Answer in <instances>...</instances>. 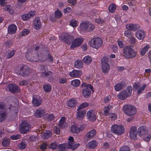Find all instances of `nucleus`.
Wrapping results in <instances>:
<instances>
[{
	"mask_svg": "<svg viewBox=\"0 0 151 151\" xmlns=\"http://www.w3.org/2000/svg\"><path fill=\"white\" fill-rule=\"evenodd\" d=\"M123 111L129 116H132L136 113V109L134 106L131 105H126L123 107Z\"/></svg>",
	"mask_w": 151,
	"mask_h": 151,
	"instance_id": "6",
	"label": "nucleus"
},
{
	"mask_svg": "<svg viewBox=\"0 0 151 151\" xmlns=\"http://www.w3.org/2000/svg\"><path fill=\"white\" fill-rule=\"evenodd\" d=\"M43 88L45 91L46 92H49L51 90V87L49 84H46L43 86Z\"/></svg>",
	"mask_w": 151,
	"mask_h": 151,
	"instance_id": "41",
	"label": "nucleus"
},
{
	"mask_svg": "<svg viewBox=\"0 0 151 151\" xmlns=\"http://www.w3.org/2000/svg\"><path fill=\"white\" fill-rule=\"evenodd\" d=\"M21 17L22 19L25 21L27 20L30 18L29 14H27L22 15Z\"/></svg>",
	"mask_w": 151,
	"mask_h": 151,
	"instance_id": "54",
	"label": "nucleus"
},
{
	"mask_svg": "<svg viewBox=\"0 0 151 151\" xmlns=\"http://www.w3.org/2000/svg\"><path fill=\"white\" fill-rule=\"evenodd\" d=\"M17 28V27L15 24L9 25L8 28V33L10 35L14 34L16 32Z\"/></svg>",
	"mask_w": 151,
	"mask_h": 151,
	"instance_id": "26",
	"label": "nucleus"
},
{
	"mask_svg": "<svg viewBox=\"0 0 151 151\" xmlns=\"http://www.w3.org/2000/svg\"><path fill=\"white\" fill-rule=\"evenodd\" d=\"M15 53V51L14 50H12L10 52L8 53L6 55V58L7 59H9L11 58L14 55Z\"/></svg>",
	"mask_w": 151,
	"mask_h": 151,
	"instance_id": "55",
	"label": "nucleus"
},
{
	"mask_svg": "<svg viewBox=\"0 0 151 151\" xmlns=\"http://www.w3.org/2000/svg\"><path fill=\"white\" fill-rule=\"evenodd\" d=\"M137 128L134 126L132 127L130 129V136L131 139L134 140L137 139Z\"/></svg>",
	"mask_w": 151,
	"mask_h": 151,
	"instance_id": "19",
	"label": "nucleus"
},
{
	"mask_svg": "<svg viewBox=\"0 0 151 151\" xmlns=\"http://www.w3.org/2000/svg\"><path fill=\"white\" fill-rule=\"evenodd\" d=\"M82 74V72L81 70H73L70 72L69 76L73 78H78L81 76Z\"/></svg>",
	"mask_w": 151,
	"mask_h": 151,
	"instance_id": "25",
	"label": "nucleus"
},
{
	"mask_svg": "<svg viewBox=\"0 0 151 151\" xmlns=\"http://www.w3.org/2000/svg\"><path fill=\"white\" fill-rule=\"evenodd\" d=\"M20 138V135L17 134L16 135H14L10 137V138L12 140H17Z\"/></svg>",
	"mask_w": 151,
	"mask_h": 151,
	"instance_id": "62",
	"label": "nucleus"
},
{
	"mask_svg": "<svg viewBox=\"0 0 151 151\" xmlns=\"http://www.w3.org/2000/svg\"><path fill=\"white\" fill-rule=\"evenodd\" d=\"M124 83L120 82L115 85L114 86L115 90L116 91H119L122 89L124 86Z\"/></svg>",
	"mask_w": 151,
	"mask_h": 151,
	"instance_id": "33",
	"label": "nucleus"
},
{
	"mask_svg": "<svg viewBox=\"0 0 151 151\" xmlns=\"http://www.w3.org/2000/svg\"><path fill=\"white\" fill-rule=\"evenodd\" d=\"M145 35L144 31L141 29L138 30L135 34V36L138 39L142 40L144 39Z\"/></svg>",
	"mask_w": 151,
	"mask_h": 151,
	"instance_id": "23",
	"label": "nucleus"
},
{
	"mask_svg": "<svg viewBox=\"0 0 151 151\" xmlns=\"http://www.w3.org/2000/svg\"><path fill=\"white\" fill-rule=\"evenodd\" d=\"M136 42V39L134 37H130L129 42L132 45L134 44Z\"/></svg>",
	"mask_w": 151,
	"mask_h": 151,
	"instance_id": "60",
	"label": "nucleus"
},
{
	"mask_svg": "<svg viewBox=\"0 0 151 151\" xmlns=\"http://www.w3.org/2000/svg\"><path fill=\"white\" fill-rule=\"evenodd\" d=\"M108 59L106 57H104L101 60V63L102 65L108 64L107 63Z\"/></svg>",
	"mask_w": 151,
	"mask_h": 151,
	"instance_id": "52",
	"label": "nucleus"
},
{
	"mask_svg": "<svg viewBox=\"0 0 151 151\" xmlns=\"http://www.w3.org/2000/svg\"><path fill=\"white\" fill-rule=\"evenodd\" d=\"M29 33V31L27 29H24L21 32L22 36H25Z\"/></svg>",
	"mask_w": 151,
	"mask_h": 151,
	"instance_id": "58",
	"label": "nucleus"
},
{
	"mask_svg": "<svg viewBox=\"0 0 151 151\" xmlns=\"http://www.w3.org/2000/svg\"><path fill=\"white\" fill-rule=\"evenodd\" d=\"M46 117L48 120L51 121L54 119V116L53 114H47Z\"/></svg>",
	"mask_w": 151,
	"mask_h": 151,
	"instance_id": "56",
	"label": "nucleus"
},
{
	"mask_svg": "<svg viewBox=\"0 0 151 151\" xmlns=\"http://www.w3.org/2000/svg\"><path fill=\"white\" fill-rule=\"evenodd\" d=\"M54 132L56 134H58L60 133V130L56 126H55L54 128Z\"/></svg>",
	"mask_w": 151,
	"mask_h": 151,
	"instance_id": "63",
	"label": "nucleus"
},
{
	"mask_svg": "<svg viewBox=\"0 0 151 151\" xmlns=\"http://www.w3.org/2000/svg\"><path fill=\"white\" fill-rule=\"evenodd\" d=\"M102 43L101 39L99 37L93 38L90 42V45L92 47L97 48L100 47Z\"/></svg>",
	"mask_w": 151,
	"mask_h": 151,
	"instance_id": "10",
	"label": "nucleus"
},
{
	"mask_svg": "<svg viewBox=\"0 0 151 151\" xmlns=\"http://www.w3.org/2000/svg\"><path fill=\"white\" fill-rule=\"evenodd\" d=\"M88 105L89 104L88 103L85 102L83 103L80 105L78 108L77 110H80L83 108L86 107L88 106Z\"/></svg>",
	"mask_w": 151,
	"mask_h": 151,
	"instance_id": "46",
	"label": "nucleus"
},
{
	"mask_svg": "<svg viewBox=\"0 0 151 151\" xmlns=\"http://www.w3.org/2000/svg\"><path fill=\"white\" fill-rule=\"evenodd\" d=\"M9 90L13 93H16L19 91V88L17 86L13 84H10L8 86Z\"/></svg>",
	"mask_w": 151,
	"mask_h": 151,
	"instance_id": "28",
	"label": "nucleus"
},
{
	"mask_svg": "<svg viewBox=\"0 0 151 151\" xmlns=\"http://www.w3.org/2000/svg\"><path fill=\"white\" fill-rule=\"evenodd\" d=\"M49 147L52 150H54L57 148L58 146H57L56 142H54L51 143L49 146Z\"/></svg>",
	"mask_w": 151,
	"mask_h": 151,
	"instance_id": "49",
	"label": "nucleus"
},
{
	"mask_svg": "<svg viewBox=\"0 0 151 151\" xmlns=\"http://www.w3.org/2000/svg\"><path fill=\"white\" fill-rule=\"evenodd\" d=\"M81 85L83 88L82 89V93L84 97L86 98L88 97L91 95V90L92 91V86L90 84H86L84 83H82Z\"/></svg>",
	"mask_w": 151,
	"mask_h": 151,
	"instance_id": "8",
	"label": "nucleus"
},
{
	"mask_svg": "<svg viewBox=\"0 0 151 151\" xmlns=\"http://www.w3.org/2000/svg\"><path fill=\"white\" fill-rule=\"evenodd\" d=\"M146 86V84H144L142 86H140V84L137 82L134 84L133 88L135 89H138L137 94L139 95L144 90Z\"/></svg>",
	"mask_w": 151,
	"mask_h": 151,
	"instance_id": "14",
	"label": "nucleus"
},
{
	"mask_svg": "<svg viewBox=\"0 0 151 151\" xmlns=\"http://www.w3.org/2000/svg\"><path fill=\"white\" fill-rule=\"evenodd\" d=\"M26 147V144L24 141H22L18 144V148L21 150L24 149Z\"/></svg>",
	"mask_w": 151,
	"mask_h": 151,
	"instance_id": "45",
	"label": "nucleus"
},
{
	"mask_svg": "<svg viewBox=\"0 0 151 151\" xmlns=\"http://www.w3.org/2000/svg\"><path fill=\"white\" fill-rule=\"evenodd\" d=\"M136 54V52L129 46L127 47L123 51L124 56L128 58H132L135 57Z\"/></svg>",
	"mask_w": 151,
	"mask_h": 151,
	"instance_id": "7",
	"label": "nucleus"
},
{
	"mask_svg": "<svg viewBox=\"0 0 151 151\" xmlns=\"http://www.w3.org/2000/svg\"><path fill=\"white\" fill-rule=\"evenodd\" d=\"M96 134V130L93 129L87 133L85 136V139L89 140L93 138Z\"/></svg>",
	"mask_w": 151,
	"mask_h": 151,
	"instance_id": "22",
	"label": "nucleus"
},
{
	"mask_svg": "<svg viewBox=\"0 0 151 151\" xmlns=\"http://www.w3.org/2000/svg\"><path fill=\"white\" fill-rule=\"evenodd\" d=\"M111 99V97L110 96H107L104 98V101L105 103H108L109 102Z\"/></svg>",
	"mask_w": 151,
	"mask_h": 151,
	"instance_id": "64",
	"label": "nucleus"
},
{
	"mask_svg": "<svg viewBox=\"0 0 151 151\" xmlns=\"http://www.w3.org/2000/svg\"><path fill=\"white\" fill-rule=\"evenodd\" d=\"M29 83V81L28 80H22L19 83V84L20 85H26L28 84Z\"/></svg>",
	"mask_w": 151,
	"mask_h": 151,
	"instance_id": "53",
	"label": "nucleus"
},
{
	"mask_svg": "<svg viewBox=\"0 0 151 151\" xmlns=\"http://www.w3.org/2000/svg\"><path fill=\"white\" fill-rule=\"evenodd\" d=\"M96 113L92 109L88 110L87 112V116L89 120L92 122L96 120Z\"/></svg>",
	"mask_w": 151,
	"mask_h": 151,
	"instance_id": "16",
	"label": "nucleus"
},
{
	"mask_svg": "<svg viewBox=\"0 0 151 151\" xmlns=\"http://www.w3.org/2000/svg\"><path fill=\"white\" fill-rule=\"evenodd\" d=\"M51 135V132L50 131L45 132L43 134L42 137L44 139H47Z\"/></svg>",
	"mask_w": 151,
	"mask_h": 151,
	"instance_id": "42",
	"label": "nucleus"
},
{
	"mask_svg": "<svg viewBox=\"0 0 151 151\" xmlns=\"http://www.w3.org/2000/svg\"><path fill=\"white\" fill-rule=\"evenodd\" d=\"M33 50L27 52L25 55L26 59L28 60L31 62H36L38 60L41 61H44L46 60V57L42 54H40V56L38 54L37 56L36 55L34 54Z\"/></svg>",
	"mask_w": 151,
	"mask_h": 151,
	"instance_id": "2",
	"label": "nucleus"
},
{
	"mask_svg": "<svg viewBox=\"0 0 151 151\" xmlns=\"http://www.w3.org/2000/svg\"><path fill=\"white\" fill-rule=\"evenodd\" d=\"M109 10L111 13H113L114 12L116 8V6L114 4H111L109 7Z\"/></svg>",
	"mask_w": 151,
	"mask_h": 151,
	"instance_id": "44",
	"label": "nucleus"
},
{
	"mask_svg": "<svg viewBox=\"0 0 151 151\" xmlns=\"http://www.w3.org/2000/svg\"><path fill=\"white\" fill-rule=\"evenodd\" d=\"M111 132L117 135L122 134L124 132L125 129L122 125L114 124L112 125L111 128Z\"/></svg>",
	"mask_w": 151,
	"mask_h": 151,
	"instance_id": "5",
	"label": "nucleus"
},
{
	"mask_svg": "<svg viewBox=\"0 0 151 151\" xmlns=\"http://www.w3.org/2000/svg\"><path fill=\"white\" fill-rule=\"evenodd\" d=\"M19 128L21 132L25 134L28 131L30 125L28 123L23 122L20 124Z\"/></svg>",
	"mask_w": 151,
	"mask_h": 151,
	"instance_id": "13",
	"label": "nucleus"
},
{
	"mask_svg": "<svg viewBox=\"0 0 151 151\" xmlns=\"http://www.w3.org/2000/svg\"><path fill=\"white\" fill-rule=\"evenodd\" d=\"M70 25L74 27L78 25L77 21L75 19H72L70 21Z\"/></svg>",
	"mask_w": 151,
	"mask_h": 151,
	"instance_id": "48",
	"label": "nucleus"
},
{
	"mask_svg": "<svg viewBox=\"0 0 151 151\" xmlns=\"http://www.w3.org/2000/svg\"><path fill=\"white\" fill-rule=\"evenodd\" d=\"M150 48L149 45H146L143 48L141 49L140 50L141 54L143 55L147 52L148 50V49Z\"/></svg>",
	"mask_w": 151,
	"mask_h": 151,
	"instance_id": "40",
	"label": "nucleus"
},
{
	"mask_svg": "<svg viewBox=\"0 0 151 151\" xmlns=\"http://www.w3.org/2000/svg\"><path fill=\"white\" fill-rule=\"evenodd\" d=\"M102 70L104 73H107L109 70L110 67L108 64L102 65Z\"/></svg>",
	"mask_w": 151,
	"mask_h": 151,
	"instance_id": "36",
	"label": "nucleus"
},
{
	"mask_svg": "<svg viewBox=\"0 0 151 151\" xmlns=\"http://www.w3.org/2000/svg\"><path fill=\"white\" fill-rule=\"evenodd\" d=\"M118 97L119 99L124 100L126 99L129 96L127 94L126 92L123 90L118 94Z\"/></svg>",
	"mask_w": 151,
	"mask_h": 151,
	"instance_id": "30",
	"label": "nucleus"
},
{
	"mask_svg": "<svg viewBox=\"0 0 151 151\" xmlns=\"http://www.w3.org/2000/svg\"><path fill=\"white\" fill-rule=\"evenodd\" d=\"M40 70L43 71L41 72V76L43 77L48 76L50 78L48 79V81H52L53 79L52 77L53 76L52 73L50 71H46L47 70H48L46 66L40 65Z\"/></svg>",
	"mask_w": 151,
	"mask_h": 151,
	"instance_id": "4",
	"label": "nucleus"
},
{
	"mask_svg": "<svg viewBox=\"0 0 151 151\" xmlns=\"http://www.w3.org/2000/svg\"><path fill=\"white\" fill-rule=\"evenodd\" d=\"M84 129V127L82 125L80 126V127H78L76 125H73L70 127V131L72 133H78L83 131Z\"/></svg>",
	"mask_w": 151,
	"mask_h": 151,
	"instance_id": "20",
	"label": "nucleus"
},
{
	"mask_svg": "<svg viewBox=\"0 0 151 151\" xmlns=\"http://www.w3.org/2000/svg\"><path fill=\"white\" fill-rule=\"evenodd\" d=\"M78 111L77 112V117L78 119H82L84 116L86 111L84 110H78Z\"/></svg>",
	"mask_w": 151,
	"mask_h": 151,
	"instance_id": "31",
	"label": "nucleus"
},
{
	"mask_svg": "<svg viewBox=\"0 0 151 151\" xmlns=\"http://www.w3.org/2000/svg\"><path fill=\"white\" fill-rule=\"evenodd\" d=\"M45 111L43 109H39L36 110L35 112V115L36 117H40L45 114Z\"/></svg>",
	"mask_w": 151,
	"mask_h": 151,
	"instance_id": "21",
	"label": "nucleus"
},
{
	"mask_svg": "<svg viewBox=\"0 0 151 151\" xmlns=\"http://www.w3.org/2000/svg\"><path fill=\"white\" fill-rule=\"evenodd\" d=\"M30 73L29 68L26 65H22L20 66L19 70L18 72V74L23 76L27 75Z\"/></svg>",
	"mask_w": 151,
	"mask_h": 151,
	"instance_id": "12",
	"label": "nucleus"
},
{
	"mask_svg": "<svg viewBox=\"0 0 151 151\" xmlns=\"http://www.w3.org/2000/svg\"><path fill=\"white\" fill-rule=\"evenodd\" d=\"M76 101L75 99H73L68 100L67 104L68 106L73 107L76 106Z\"/></svg>",
	"mask_w": 151,
	"mask_h": 151,
	"instance_id": "34",
	"label": "nucleus"
},
{
	"mask_svg": "<svg viewBox=\"0 0 151 151\" xmlns=\"http://www.w3.org/2000/svg\"><path fill=\"white\" fill-rule=\"evenodd\" d=\"M109 115V117L111 118L112 120H114L117 117L116 115L114 113H112L110 114Z\"/></svg>",
	"mask_w": 151,
	"mask_h": 151,
	"instance_id": "59",
	"label": "nucleus"
},
{
	"mask_svg": "<svg viewBox=\"0 0 151 151\" xmlns=\"http://www.w3.org/2000/svg\"><path fill=\"white\" fill-rule=\"evenodd\" d=\"M7 116V113L6 111L4 103H0V122L4 120Z\"/></svg>",
	"mask_w": 151,
	"mask_h": 151,
	"instance_id": "11",
	"label": "nucleus"
},
{
	"mask_svg": "<svg viewBox=\"0 0 151 151\" xmlns=\"http://www.w3.org/2000/svg\"><path fill=\"white\" fill-rule=\"evenodd\" d=\"M124 91H125L127 94L129 96H131L132 92V87L131 86H128L126 89L125 90H124Z\"/></svg>",
	"mask_w": 151,
	"mask_h": 151,
	"instance_id": "43",
	"label": "nucleus"
},
{
	"mask_svg": "<svg viewBox=\"0 0 151 151\" xmlns=\"http://www.w3.org/2000/svg\"><path fill=\"white\" fill-rule=\"evenodd\" d=\"M62 14L61 12L59 10H57L55 11V17L57 18H60L62 16Z\"/></svg>",
	"mask_w": 151,
	"mask_h": 151,
	"instance_id": "50",
	"label": "nucleus"
},
{
	"mask_svg": "<svg viewBox=\"0 0 151 151\" xmlns=\"http://www.w3.org/2000/svg\"><path fill=\"white\" fill-rule=\"evenodd\" d=\"M68 140L69 141L68 144H62L58 145L57 148L59 151H64L67 149H70L72 150H73L80 145V144L78 143L74 144V139L73 137H69Z\"/></svg>",
	"mask_w": 151,
	"mask_h": 151,
	"instance_id": "1",
	"label": "nucleus"
},
{
	"mask_svg": "<svg viewBox=\"0 0 151 151\" xmlns=\"http://www.w3.org/2000/svg\"><path fill=\"white\" fill-rule=\"evenodd\" d=\"M10 139L8 138H4L2 142V144L4 147H7L9 146Z\"/></svg>",
	"mask_w": 151,
	"mask_h": 151,
	"instance_id": "38",
	"label": "nucleus"
},
{
	"mask_svg": "<svg viewBox=\"0 0 151 151\" xmlns=\"http://www.w3.org/2000/svg\"><path fill=\"white\" fill-rule=\"evenodd\" d=\"M112 105H109L106 107H105L104 108V114L105 116H106L109 114V112L113 108Z\"/></svg>",
	"mask_w": 151,
	"mask_h": 151,
	"instance_id": "32",
	"label": "nucleus"
},
{
	"mask_svg": "<svg viewBox=\"0 0 151 151\" xmlns=\"http://www.w3.org/2000/svg\"><path fill=\"white\" fill-rule=\"evenodd\" d=\"M148 132L147 128L145 126H141L138 128V134L140 136L145 135L147 134Z\"/></svg>",
	"mask_w": 151,
	"mask_h": 151,
	"instance_id": "17",
	"label": "nucleus"
},
{
	"mask_svg": "<svg viewBox=\"0 0 151 151\" xmlns=\"http://www.w3.org/2000/svg\"><path fill=\"white\" fill-rule=\"evenodd\" d=\"M71 83L73 86H78L80 84V82L78 79H75L71 81Z\"/></svg>",
	"mask_w": 151,
	"mask_h": 151,
	"instance_id": "47",
	"label": "nucleus"
},
{
	"mask_svg": "<svg viewBox=\"0 0 151 151\" xmlns=\"http://www.w3.org/2000/svg\"><path fill=\"white\" fill-rule=\"evenodd\" d=\"M119 151H130V150L129 147L124 145L120 148Z\"/></svg>",
	"mask_w": 151,
	"mask_h": 151,
	"instance_id": "51",
	"label": "nucleus"
},
{
	"mask_svg": "<svg viewBox=\"0 0 151 151\" xmlns=\"http://www.w3.org/2000/svg\"><path fill=\"white\" fill-rule=\"evenodd\" d=\"M60 38L62 41L69 45L71 44L72 41L74 39V37L73 36L65 32L61 34Z\"/></svg>",
	"mask_w": 151,
	"mask_h": 151,
	"instance_id": "9",
	"label": "nucleus"
},
{
	"mask_svg": "<svg viewBox=\"0 0 151 151\" xmlns=\"http://www.w3.org/2000/svg\"><path fill=\"white\" fill-rule=\"evenodd\" d=\"M65 118L64 117H62L58 122V125L60 127L62 128L64 127V123L65 122Z\"/></svg>",
	"mask_w": 151,
	"mask_h": 151,
	"instance_id": "39",
	"label": "nucleus"
},
{
	"mask_svg": "<svg viewBox=\"0 0 151 151\" xmlns=\"http://www.w3.org/2000/svg\"><path fill=\"white\" fill-rule=\"evenodd\" d=\"M97 145V142L95 140H93L88 143L86 147L89 149H93L96 147Z\"/></svg>",
	"mask_w": 151,
	"mask_h": 151,
	"instance_id": "29",
	"label": "nucleus"
},
{
	"mask_svg": "<svg viewBox=\"0 0 151 151\" xmlns=\"http://www.w3.org/2000/svg\"><path fill=\"white\" fill-rule=\"evenodd\" d=\"M79 27L81 31L86 32L93 30L95 28V26L91 22L85 21L80 23Z\"/></svg>",
	"mask_w": 151,
	"mask_h": 151,
	"instance_id": "3",
	"label": "nucleus"
},
{
	"mask_svg": "<svg viewBox=\"0 0 151 151\" xmlns=\"http://www.w3.org/2000/svg\"><path fill=\"white\" fill-rule=\"evenodd\" d=\"M132 32L129 30H126L124 32L125 36L128 37H130L131 36Z\"/></svg>",
	"mask_w": 151,
	"mask_h": 151,
	"instance_id": "57",
	"label": "nucleus"
},
{
	"mask_svg": "<svg viewBox=\"0 0 151 151\" xmlns=\"http://www.w3.org/2000/svg\"><path fill=\"white\" fill-rule=\"evenodd\" d=\"M33 24L34 28L36 29H39L41 27V22L39 17H37L35 19L33 22Z\"/></svg>",
	"mask_w": 151,
	"mask_h": 151,
	"instance_id": "27",
	"label": "nucleus"
},
{
	"mask_svg": "<svg viewBox=\"0 0 151 151\" xmlns=\"http://www.w3.org/2000/svg\"><path fill=\"white\" fill-rule=\"evenodd\" d=\"M47 145L46 143H43L40 147V148L43 151L45 150L46 148Z\"/></svg>",
	"mask_w": 151,
	"mask_h": 151,
	"instance_id": "61",
	"label": "nucleus"
},
{
	"mask_svg": "<svg viewBox=\"0 0 151 151\" xmlns=\"http://www.w3.org/2000/svg\"><path fill=\"white\" fill-rule=\"evenodd\" d=\"M74 65L76 68L80 69L83 67V63L82 61L77 60L75 62Z\"/></svg>",
	"mask_w": 151,
	"mask_h": 151,
	"instance_id": "35",
	"label": "nucleus"
},
{
	"mask_svg": "<svg viewBox=\"0 0 151 151\" xmlns=\"http://www.w3.org/2000/svg\"><path fill=\"white\" fill-rule=\"evenodd\" d=\"M126 28L128 30L134 31L139 28V25L137 24H132L130 23L127 25Z\"/></svg>",
	"mask_w": 151,
	"mask_h": 151,
	"instance_id": "24",
	"label": "nucleus"
},
{
	"mask_svg": "<svg viewBox=\"0 0 151 151\" xmlns=\"http://www.w3.org/2000/svg\"><path fill=\"white\" fill-rule=\"evenodd\" d=\"M84 63L87 65L89 64L92 62V59L89 56L87 55L83 59Z\"/></svg>",
	"mask_w": 151,
	"mask_h": 151,
	"instance_id": "37",
	"label": "nucleus"
},
{
	"mask_svg": "<svg viewBox=\"0 0 151 151\" xmlns=\"http://www.w3.org/2000/svg\"><path fill=\"white\" fill-rule=\"evenodd\" d=\"M83 40L81 37L76 38L72 43L70 46L71 48L76 47L80 46L83 42Z\"/></svg>",
	"mask_w": 151,
	"mask_h": 151,
	"instance_id": "15",
	"label": "nucleus"
},
{
	"mask_svg": "<svg viewBox=\"0 0 151 151\" xmlns=\"http://www.w3.org/2000/svg\"><path fill=\"white\" fill-rule=\"evenodd\" d=\"M42 103L41 99L39 96H34L32 101V103L33 106H38L41 104Z\"/></svg>",
	"mask_w": 151,
	"mask_h": 151,
	"instance_id": "18",
	"label": "nucleus"
}]
</instances>
